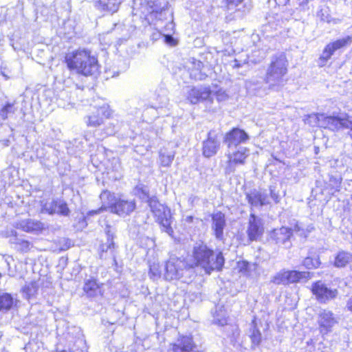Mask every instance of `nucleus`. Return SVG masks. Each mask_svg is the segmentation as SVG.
Here are the masks:
<instances>
[{"label": "nucleus", "mask_w": 352, "mask_h": 352, "mask_svg": "<svg viewBox=\"0 0 352 352\" xmlns=\"http://www.w3.org/2000/svg\"><path fill=\"white\" fill-rule=\"evenodd\" d=\"M193 261L189 263L192 270L195 266L203 268L207 274L213 270H220L224 264L221 252L214 253L203 243H197L192 250Z\"/></svg>", "instance_id": "obj_1"}, {"label": "nucleus", "mask_w": 352, "mask_h": 352, "mask_svg": "<svg viewBox=\"0 0 352 352\" xmlns=\"http://www.w3.org/2000/svg\"><path fill=\"white\" fill-rule=\"evenodd\" d=\"M67 67L71 70L84 76H93L98 73L97 58L89 50L78 49L69 53L65 57Z\"/></svg>", "instance_id": "obj_2"}, {"label": "nucleus", "mask_w": 352, "mask_h": 352, "mask_svg": "<svg viewBox=\"0 0 352 352\" xmlns=\"http://www.w3.org/2000/svg\"><path fill=\"white\" fill-rule=\"evenodd\" d=\"M102 206L98 210H91L88 216L96 214L107 208L119 216L124 217L131 213L135 208V203L133 200H126L121 197H116L109 191H103L100 196Z\"/></svg>", "instance_id": "obj_3"}, {"label": "nucleus", "mask_w": 352, "mask_h": 352, "mask_svg": "<svg viewBox=\"0 0 352 352\" xmlns=\"http://www.w3.org/2000/svg\"><path fill=\"white\" fill-rule=\"evenodd\" d=\"M287 72V60L283 53L272 57L267 69L265 81L270 87L274 88L283 85V78Z\"/></svg>", "instance_id": "obj_4"}, {"label": "nucleus", "mask_w": 352, "mask_h": 352, "mask_svg": "<svg viewBox=\"0 0 352 352\" xmlns=\"http://www.w3.org/2000/svg\"><path fill=\"white\" fill-rule=\"evenodd\" d=\"M193 270L185 261L177 257H170L166 264L164 277L166 280H182L184 283L190 280Z\"/></svg>", "instance_id": "obj_5"}, {"label": "nucleus", "mask_w": 352, "mask_h": 352, "mask_svg": "<svg viewBox=\"0 0 352 352\" xmlns=\"http://www.w3.org/2000/svg\"><path fill=\"white\" fill-rule=\"evenodd\" d=\"M148 205L156 221L160 224L162 230L166 232L169 236H172L173 230L171 227L172 221L170 209L160 204L155 197L149 199Z\"/></svg>", "instance_id": "obj_6"}, {"label": "nucleus", "mask_w": 352, "mask_h": 352, "mask_svg": "<svg viewBox=\"0 0 352 352\" xmlns=\"http://www.w3.org/2000/svg\"><path fill=\"white\" fill-rule=\"evenodd\" d=\"M250 155V149L245 146L228 148L226 153L227 160L222 164L226 174L234 173L236 166L244 165Z\"/></svg>", "instance_id": "obj_7"}, {"label": "nucleus", "mask_w": 352, "mask_h": 352, "mask_svg": "<svg viewBox=\"0 0 352 352\" xmlns=\"http://www.w3.org/2000/svg\"><path fill=\"white\" fill-rule=\"evenodd\" d=\"M351 43L352 36H347L328 43L324 47L322 54L318 59V65L320 67L324 66L335 52L349 46Z\"/></svg>", "instance_id": "obj_8"}, {"label": "nucleus", "mask_w": 352, "mask_h": 352, "mask_svg": "<svg viewBox=\"0 0 352 352\" xmlns=\"http://www.w3.org/2000/svg\"><path fill=\"white\" fill-rule=\"evenodd\" d=\"M351 118L346 114H340L337 116H327L324 114L317 116L321 126L331 131H338L344 128L346 129Z\"/></svg>", "instance_id": "obj_9"}, {"label": "nucleus", "mask_w": 352, "mask_h": 352, "mask_svg": "<svg viewBox=\"0 0 352 352\" xmlns=\"http://www.w3.org/2000/svg\"><path fill=\"white\" fill-rule=\"evenodd\" d=\"M311 291L316 299L322 303L333 299L338 294L337 289L328 288L322 281H317L313 284Z\"/></svg>", "instance_id": "obj_10"}, {"label": "nucleus", "mask_w": 352, "mask_h": 352, "mask_svg": "<svg viewBox=\"0 0 352 352\" xmlns=\"http://www.w3.org/2000/svg\"><path fill=\"white\" fill-rule=\"evenodd\" d=\"M248 139V135L243 130L234 128L226 134L224 142L228 149L237 148L241 144L245 143Z\"/></svg>", "instance_id": "obj_11"}, {"label": "nucleus", "mask_w": 352, "mask_h": 352, "mask_svg": "<svg viewBox=\"0 0 352 352\" xmlns=\"http://www.w3.org/2000/svg\"><path fill=\"white\" fill-rule=\"evenodd\" d=\"M318 322L320 332L327 333L338 323V320L332 311L321 309L318 313Z\"/></svg>", "instance_id": "obj_12"}, {"label": "nucleus", "mask_w": 352, "mask_h": 352, "mask_svg": "<svg viewBox=\"0 0 352 352\" xmlns=\"http://www.w3.org/2000/svg\"><path fill=\"white\" fill-rule=\"evenodd\" d=\"M212 91L208 87H197L190 89L187 94V100L191 104H197L201 101H212L211 98Z\"/></svg>", "instance_id": "obj_13"}, {"label": "nucleus", "mask_w": 352, "mask_h": 352, "mask_svg": "<svg viewBox=\"0 0 352 352\" xmlns=\"http://www.w3.org/2000/svg\"><path fill=\"white\" fill-rule=\"evenodd\" d=\"M220 141L217 135L214 133L210 132L208 135L207 140L204 141L202 152L206 157H210L214 155L220 148Z\"/></svg>", "instance_id": "obj_14"}, {"label": "nucleus", "mask_w": 352, "mask_h": 352, "mask_svg": "<svg viewBox=\"0 0 352 352\" xmlns=\"http://www.w3.org/2000/svg\"><path fill=\"white\" fill-rule=\"evenodd\" d=\"M263 232V228L261 219L254 214H251L248 229L249 239L251 241L257 240V239L261 236Z\"/></svg>", "instance_id": "obj_15"}, {"label": "nucleus", "mask_w": 352, "mask_h": 352, "mask_svg": "<svg viewBox=\"0 0 352 352\" xmlns=\"http://www.w3.org/2000/svg\"><path fill=\"white\" fill-rule=\"evenodd\" d=\"M246 198L248 203L253 207H260L270 204L267 195L257 190H253L247 193Z\"/></svg>", "instance_id": "obj_16"}, {"label": "nucleus", "mask_w": 352, "mask_h": 352, "mask_svg": "<svg viewBox=\"0 0 352 352\" xmlns=\"http://www.w3.org/2000/svg\"><path fill=\"white\" fill-rule=\"evenodd\" d=\"M212 228L215 237L219 240H222L223 238V229L226 226L225 215L220 212L214 213L212 217Z\"/></svg>", "instance_id": "obj_17"}, {"label": "nucleus", "mask_w": 352, "mask_h": 352, "mask_svg": "<svg viewBox=\"0 0 352 352\" xmlns=\"http://www.w3.org/2000/svg\"><path fill=\"white\" fill-rule=\"evenodd\" d=\"M237 268L243 275L250 278H257L260 275L258 265L256 263L240 261L237 263Z\"/></svg>", "instance_id": "obj_18"}, {"label": "nucleus", "mask_w": 352, "mask_h": 352, "mask_svg": "<svg viewBox=\"0 0 352 352\" xmlns=\"http://www.w3.org/2000/svg\"><path fill=\"white\" fill-rule=\"evenodd\" d=\"M102 285H100L95 279H88L85 282L83 291L89 298L102 296L103 294Z\"/></svg>", "instance_id": "obj_19"}, {"label": "nucleus", "mask_w": 352, "mask_h": 352, "mask_svg": "<svg viewBox=\"0 0 352 352\" xmlns=\"http://www.w3.org/2000/svg\"><path fill=\"white\" fill-rule=\"evenodd\" d=\"M122 2V0H98L96 3L98 10L109 13L116 12Z\"/></svg>", "instance_id": "obj_20"}, {"label": "nucleus", "mask_w": 352, "mask_h": 352, "mask_svg": "<svg viewBox=\"0 0 352 352\" xmlns=\"http://www.w3.org/2000/svg\"><path fill=\"white\" fill-rule=\"evenodd\" d=\"M17 228L26 232H34L42 230L44 228V225L39 221L25 219L19 222Z\"/></svg>", "instance_id": "obj_21"}, {"label": "nucleus", "mask_w": 352, "mask_h": 352, "mask_svg": "<svg viewBox=\"0 0 352 352\" xmlns=\"http://www.w3.org/2000/svg\"><path fill=\"white\" fill-rule=\"evenodd\" d=\"M292 236L291 229L287 227H282L279 229H275L272 233L273 238L276 243L286 245Z\"/></svg>", "instance_id": "obj_22"}, {"label": "nucleus", "mask_w": 352, "mask_h": 352, "mask_svg": "<svg viewBox=\"0 0 352 352\" xmlns=\"http://www.w3.org/2000/svg\"><path fill=\"white\" fill-rule=\"evenodd\" d=\"M97 115H92L88 117V125L97 126L103 122L104 118H108L110 113L107 107H102L97 109Z\"/></svg>", "instance_id": "obj_23"}, {"label": "nucleus", "mask_w": 352, "mask_h": 352, "mask_svg": "<svg viewBox=\"0 0 352 352\" xmlns=\"http://www.w3.org/2000/svg\"><path fill=\"white\" fill-rule=\"evenodd\" d=\"M175 157V152L168 150L167 148L160 149L159 152V158L160 165L164 167H168L171 165Z\"/></svg>", "instance_id": "obj_24"}, {"label": "nucleus", "mask_w": 352, "mask_h": 352, "mask_svg": "<svg viewBox=\"0 0 352 352\" xmlns=\"http://www.w3.org/2000/svg\"><path fill=\"white\" fill-rule=\"evenodd\" d=\"M107 243L105 244H102L100 245V257L106 258V256H104V253H107L109 252L110 256H111L114 258V249H115V243L113 241V234L111 233L110 230L107 231Z\"/></svg>", "instance_id": "obj_25"}, {"label": "nucleus", "mask_w": 352, "mask_h": 352, "mask_svg": "<svg viewBox=\"0 0 352 352\" xmlns=\"http://www.w3.org/2000/svg\"><path fill=\"white\" fill-rule=\"evenodd\" d=\"M352 261V254L349 252L341 251L335 257L333 265L336 267H344Z\"/></svg>", "instance_id": "obj_26"}, {"label": "nucleus", "mask_w": 352, "mask_h": 352, "mask_svg": "<svg viewBox=\"0 0 352 352\" xmlns=\"http://www.w3.org/2000/svg\"><path fill=\"white\" fill-rule=\"evenodd\" d=\"M57 200L47 199L41 202V212L50 214H55L57 211Z\"/></svg>", "instance_id": "obj_27"}, {"label": "nucleus", "mask_w": 352, "mask_h": 352, "mask_svg": "<svg viewBox=\"0 0 352 352\" xmlns=\"http://www.w3.org/2000/svg\"><path fill=\"white\" fill-rule=\"evenodd\" d=\"M290 283H295L310 278V273L308 272H299L296 270H289Z\"/></svg>", "instance_id": "obj_28"}, {"label": "nucleus", "mask_w": 352, "mask_h": 352, "mask_svg": "<svg viewBox=\"0 0 352 352\" xmlns=\"http://www.w3.org/2000/svg\"><path fill=\"white\" fill-rule=\"evenodd\" d=\"M13 298L9 294H3L0 296V311L8 310L13 305Z\"/></svg>", "instance_id": "obj_29"}, {"label": "nucleus", "mask_w": 352, "mask_h": 352, "mask_svg": "<svg viewBox=\"0 0 352 352\" xmlns=\"http://www.w3.org/2000/svg\"><path fill=\"white\" fill-rule=\"evenodd\" d=\"M294 221V223H291V228H289V229H291L292 233L294 232L301 236L306 237L307 234L311 232L312 228L310 229H304L302 225L300 224L298 221Z\"/></svg>", "instance_id": "obj_30"}, {"label": "nucleus", "mask_w": 352, "mask_h": 352, "mask_svg": "<svg viewBox=\"0 0 352 352\" xmlns=\"http://www.w3.org/2000/svg\"><path fill=\"white\" fill-rule=\"evenodd\" d=\"M135 193L140 197V199H146L147 200V201L148 202V200L151 197H149V195H148V193H149V191H148V188L143 185V184H140V185H138L135 188Z\"/></svg>", "instance_id": "obj_31"}, {"label": "nucleus", "mask_w": 352, "mask_h": 352, "mask_svg": "<svg viewBox=\"0 0 352 352\" xmlns=\"http://www.w3.org/2000/svg\"><path fill=\"white\" fill-rule=\"evenodd\" d=\"M287 270H283L274 275L272 279V282L276 285H287Z\"/></svg>", "instance_id": "obj_32"}, {"label": "nucleus", "mask_w": 352, "mask_h": 352, "mask_svg": "<svg viewBox=\"0 0 352 352\" xmlns=\"http://www.w3.org/2000/svg\"><path fill=\"white\" fill-rule=\"evenodd\" d=\"M57 211L56 213L63 215L68 216L70 211L67 207V204L62 200H57Z\"/></svg>", "instance_id": "obj_33"}, {"label": "nucleus", "mask_w": 352, "mask_h": 352, "mask_svg": "<svg viewBox=\"0 0 352 352\" xmlns=\"http://www.w3.org/2000/svg\"><path fill=\"white\" fill-rule=\"evenodd\" d=\"M320 262L318 258H312L307 257L304 259L302 265L307 269H312L318 267Z\"/></svg>", "instance_id": "obj_34"}, {"label": "nucleus", "mask_w": 352, "mask_h": 352, "mask_svg": "<svg viewBox=\"0 0 352 352\" xmlns=\"http://www.w3.org/2000/svg\"><path fill=\"white\" fill-rule=\"evenodd\" d=\"M37 292V285L36 283H30L27 284L23 288V292L28 298L33 296Z\"/></svg>", "instance_id": "obj_35"}, {"label": "nucleus", "mask_w": 352, "mask_h": 352, "mask_svg": "<svg viewBox=\"0 0 352 352\" xmlns=\"http://www.w3.org/2000/svg\"><path fill=\"white\" fill-rule=\"evenodd\" d=\"M10 113H14L13 111V104L11 103H7L1 110H0V117L3 120H6L8 118V116Z\"/></svg>", "instance_id": "obj_36"}, {"label": "nucleus", "mask_w": 352, "mask_h": 352, "mask_svg": "<svg viewBox=\"0 0 352 352\" xmlns=\"http://www.w3.org/2000/svg\"><path fill=\"white\" fill-rule=\"evenodd\" d=\"M250 338L252 340V343L254 345H258L261 341V334L259 331V330L254 328L252 329V333L250 335Z\"/></svg>", "instance_id": "obj_37"}, {"label": "nucleus", "mask_w": 352, "mask_h": 352, "mask_svg": "<svg viewBox=\"0 0 352 352\" xmlns=\"http://www.w3.org/2000/svg\"><path fill=\"white\" fill-rule=\"evenodd\" d=\"M149 274L153 278H159L161 274V271L159 265L157 263H153V265H151Z\"/></svg>", "instance_id": "obj_38"}, {"label": "nucleus", "mask_w": 352, "mask_h": 352, "mask_svg": "<svg viewBox=\"0 0 352 352\" xmlns=\"http://www.w3.org/2000/svg\"><path fill=\"white\" fill-rule=\"evenodd\" d=\"M17 244L19 245V250L22 252H28L32 247V245L29 241L25 240H19Z\"/></svg>", "instance_id": "obj_39"}, {"label": "nucleus", "mask_w": 352, "mask_h": 352, "mask_svg": "<svg viewBox=\"0 0 352 352\" xmlns=\"http://www.w3.org/2000/svg\"><path fill=\"white\" fill-rule=\"evenodd\" d=\"M214 95L216 96V99L219 102L225 101L228 98V96L227 93L226 92L225 90H223L222 89H219V90H217L215 92Z\"/></svg>", "instance_id": "obj_40"}, {"label": "nucleus", "mask_w": 352, "mask_h": 352, "mask_svg": "<svg viewBox=\"0 0 352 352\" xmlns=\"http://www.w3.org/2000/svg\"><path fill=\"white\" fill-rule=\"evenodd\" d=\"M270 192L271 198L275 201V203H276V204L279 203L280 199V195H278V192H276L275 187L271 186L270 187Z\"/></svg>", "instance_id": "obj_41"}, {"label": "nucleus", "mask_w": 352, "mask_h": 352, "mask_svg": "<svg viewBox=\"0 0 352 352\" xmlns=\"http://www.w3.org/2000/svg\"><path fill=\"white\" fill-rule=\"evenodd\" d=\"M214 322L221 326H223L227 324V319L224 315L222 317H219V314L214 316Z\"/></svg>", "instance_id": "obj_42"}, {"label": "nucleus", "mask_w": 352, "mask_h": 352, "mask_svg": "<svg viewBox=\"0 0 352 352\" xmlns=\"http://www.w3.org/2000/svg\"><path fill=\"white\" fill-rule=\"evenodd\" d=\"M25 349L26 352H38L40 349L36 343L30 342L26 345Z\"/></svg>", "instance_id": "obj_43"}, {"label": "nucleus", "mask_w": 352, "mask_h": 352, "mask_svg": "<svg viewBox=\"0 0 352 352\" xmlns=\"http://www.w3.org/2000/svg\"><path fill=\"white\" fill-rule=\"evenodd\" d=\"M164 41L170 45H175L176 42L173 37L170 35H164Z\"/></svg>", "instance_id": "obj_44"}, {"label": "nucleus", "mask_w": 352, "mask_h": 352, "mask_svg": "<svg viewBox=\"0 0 352 352\" xmlns=\"http://www.w3.org/2000/svg\"><path fill=\"white\" fill-rule=\"evenodd\" d=\"M197 200V197L196 196H194V195H190L189 197H188V201L189 203V204L190 206H193L194 203L195 202V201Z\"/></svg>", "instance_id": "obj_45"}, {"label": "nucleus", "mask_w": 352, "mask_h": 352, "mask_svg": "<svg viewBox=\"0 0 352 352\" xmlns=\"http://www.w3.org/2000/svg\"><path fill=\"white\" fill-rule=\"evenodd\" d=\"M243 0H226L228 4H232L234 6H237L241 2H242Z\"/></svg>", "instance_id": "obj_46"}, {"label": "nucleus", "mask_w": 352, "mask_h": 352, "mask_svg": "<svg viewBox=\"0 0 352 352\" xmlns=\"http://www.w3.org/2000/svg\"><path fill=\"white\" fill-rule=\"evenodd\" d=\"M193 217L191 215L185 216L183 218V221L186 223H191L192 221Z\"/></svg>", "instance_id": "obj_47"}, {"label": "nucleus", "mask_w": 352, "mask_h": 352, "mask_svg": "<svg viewBox=\"0 0 352 352\" xmlns=\"http://www.w3.org/2000/svg\"><path fill=\"white\" fill-rule=\"evenodd\" d=\"M346 129H350V131L349 132V135L352 138V118H351L349 123L348 126H346Z\"/></svg>", "instance_id": "obj_48"}, {"label": "nucleus", "mask_w": 352, "mask_h": 352, "mask_svg": "<svg viewBox=\"0 0 352 352\" xmlns=\"http://www.w3.org/2000/svg\"><path fill=\"white\" fill-rule=\"evenodd\" d=\"M347 307L352 312V297L347 302Z\"/></svg>", "instance_id": "obj_49"}, {"label": "nucleus", "mask_w": 352, "mask_h": 352, "mask_svg": "<svg viewBox=\"0 0 352 352\" xmlns=\"http://www.w3.org/2000/svg\"><path fill=\"white\" fill-rule=\"evenodd\" d=\"M232 67L234 68H238L241 67L240 63L237 60H234V64L232 65Z\"/></svg>", "instance_id": "obj_50"}, {"label": "nucleus", "mask_w": 352, "mask_h": 352, "mask_svg": "<svg viewBox=\"0 0 352 352\" xmlns=\"http://www.w3.org/2000/svg\"><path fill=\"white\" fill-rule=\"evenodd\" d=\"M341 180H342V179L340 177L338 178V179H336L335 180V187H336V188L339 187V186H340V184L341 183Z\"/></svg>", "instance_id": "obj_51"}, {"label": "nucleus", "mask_w": 352, "mask_h": 352, "mask_svg": "<svg viewBox=\"0 0 352 352\" xmlns=\"http://www.w3.org/2000/svg\"><path fill=\"white\" fill-rule=\"evenodd\" d=\"M286 276H287V277H286L287 278V285L291 284V283H290V278H289L290 276H289V270H287Z\"/></svg>", "instance_id": "obj_52"}, {"label": "nucleus", "mask_w": 352, "mask_h": 352, "mask_svg": "<svg viewBox=\"0 0 352 352\" xmlns=\"http://www.w3.org/2000/svg\"><path fill=\"white\" fill-rule=\"evenodd\" d=\"M148 241L151 246H154L155 241L152 239H148Z\"/></svg>", "instance_id": "obj_53"}]
</instances>
